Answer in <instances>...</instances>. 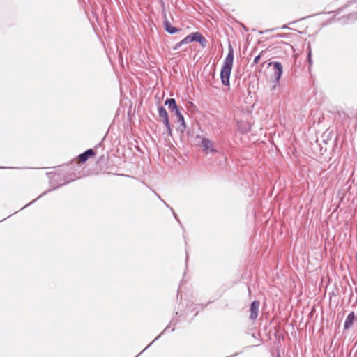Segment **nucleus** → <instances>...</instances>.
Wrapping results in <instances>:
<instances>
[{
    "mask_svg": "<svg viewBox=\"0 0 357 357\" xmlns=\"http://www.w3.org/2000/svg\"><path fill=\"white\" fill-rule=\"evenodd\" d=\"M234 50L231 45L229 46L228 54L225 59L220 71L221 82L224 86H229V78L233 66Z\"/></svg>",
    "mask_w": 357,
    "mask_h": 357,
    "instance_id": "nucleus-1",
    "label": "nucleus"
},
{
    "mask_svg": "<svg viewBox=\"0 0 357 357\" xmlns=\"http://www.w3.org/2000/svg\"><path fill=\"white\" fill-rule=\"evenodd\" d=\"M163 28L169 34H174L181 31V29L172 26L168 21L166 15H164Z\"/></svg>",
    "mask_w": 357,
    "mask_h": 357,
    "instance_id": "nucleus-5",
    "label": "nucleus"
},
{
    "mask_svg": "<svg viewBox=\"0 0 357 357\" xmlns=\"http://www.w3.org/2000/svg\"><path fill=\"white\" fill-rule=\"evenodd\" d=\"M47 192H44L42 195H40V196H38L36 199H33L32 202H29V204H27L25 206H24L22 209L30 206L32 203H33L34 202H36L37 199H38L39 198H40L43 195H44L45 194H46Z\"/></svg>",
    "mask_w": 357,
    "mask_h": 357,
    "instance_id": "nucleus-18",
    "label": "nucleus"
},
{
    "mask_svg": "<svg viewBox=\"0 0 357 357\" xmlns=\"http://www.w3.org/2000/svg\"><path fill=\"white\" fill-rule=\"evenodd\" d=\"M275 88H276V85L275 84V85H273V90H275Z\"/></svg>",
    "mask_w": 357,
    "mask_h": 357,
    "instance_id": "nucleus-29",
    "label": "nucleus"
},
{
    "mask_svg": "<svg viewBox=\"0 0 357 357\" xmlns=\"http://www.w3.org/2000/svg\"><path fill=\"white\" fill-rule=\"evenodd\" d=\"M152 191H153V193L157 196V197H158V199H160L161 200V202H162L165 205V206H166V207H167V208H169L171 210V211H172V214H173V215H174V218H175V219H176V220H177V221L181 224L180 220H179V219H178V215H176V213L174 212V211L173 210V208H171V207L169 206V204H167L166 203V202H165V200H163V199L160 197V195H159L157 192H155L153 190H152Z\"/></svg>",
    "mask_w": 357,
    "mask_h": 357,
    "instance_id": "nucleus-14",
    "label": "nucleus"
},
{
    "mask_svg": "<svg viewBox=\"0 0 357 357\" xmlns=\"http://www.w3.org/2000/svg\"><path fill=\"white\" fill-rule=\"evenodd\" d=\"M302 34L305 33V31H298L295 28L291 27V43L294 41V38H296L298 39V40L302 43V46H303L304 41L303 40L298 36V35L296 33Z\"/></svg>",
    "mask_w": 357,
    "mask_h": 357,
    "instance_id": "nucleus-12",
    "label": "nucleus"
},
{
    "mask_svg": "<svg viewBox=\"0 0 357 357\" xmlns=\"http://www.w3.org/2000/svg\"><path fill=\"white\" fill-rule=\"evenodd\" d=\"M202 146L206 153H213L215 151L213 149V142L207 139V138H203L202 140Z\"/></svg>",
    "mask_w": 357,
    "mask_h": 357,
    "instance_id": "nucleus-7",
    "label": "nucleus"
},
{
    "mask_svg": "<svg viewBox=\"0 0 357 357\" xmlns=\"http://www.w3.org/2000/svg\"><path fill=\"white\" fill-rule=\"evenodd\" d=\"M195 41V32L189 34L185 38H184L183 40H181V43L183 45H186L188 43H190L192 42Z\"/></svg>",
    "mask_w": 357,
    "mask_h": 357,
    "instance_id": "nucleus-15",
    "label": "nucleus"
},
{
    "mask_svg": "<svg viewBox=\"0 0 357 357\" xmlns=\"http://www.w3.org/2000/svg\"><path fill=\"white\" fill-rule=\"evenodd\" d=\"M94 155V151L92 149H89L79 155V160L81 162L84 163L89 159V157Z\"/></svg>",
    "mask_w": 357,
    "mask_h": 357,
    "instance_id": "nucleus-9",
    "label": "nucleus"
},
{
    "mask_svg": "<svg viewBox=\"0 0 357 357\" xmlns=\"http://www.w3.org/2000/svg\"><path fill=\"white\" fill-rule=\"evenodd\" d=\"M278 357H281V356L280 355H278Z\"/></svg>",
    "mask_w": 357,
    "mask_h": 357,
    "instance_id": "nucleus-33",
    "label": "nucleus"
},
{
    "mask_svg": "<svg viewBox=\"0 0 357 357\" xmlns=\"http://www.w3.org/2000/svg\"><path fill=\"white\" fill-rule=\"evenodd\" d=\"M162 122L164 123L165 128L170 126L169 119H166L163 120Z\"/></svg>",
    "mask_w": 357,
    "mask_h": 357,
    "instance_id": "nucleus-23",
    "label": "nucleus"
},
{
    "mask_svg": "<svg viewBox=\"0 0 357 357\" xmlns=\"http://www.w3.org/2000/svg\"><path fill=\"white\" fill-rule=\"evenodd\" d=\"M357 3V0H351L349 1L347 4L342 6L341 8H338L337 10H335V13L337 15L342 13L345 8H347L348 6ZM357 20V12H353L347 14V15L342 16L340 18L337 19V21H339L341 24H347L349 22H354Z\"/></svg>",
    "mask_w": 357,
    "mask_h": 357,
    "instance_id": "nucleus-2",
    "label": "nucleus"
},
{
    "mask_svg": "<svg viewBox=\"0 0 357 357\" xmlns=\"http://www.w3.org/2000/svg\"><path fill=\"white\" fill-rule=\"evenodd\" d=\"M260 58H261V55L260 54H259L257 56H255V59H254V61H253V64H257L259 62Z\"/></svg>",
    "mask_w": 357,
    "mask_h": 357,
    "instance_id": "nucleus-22",
    "label": "nucleus"
},
{
    "mask_svg": "<svg viewBox=\"0 0 357 357\" xmlns=\"http://www.w3.org/2000/svg\"><path fill=\"white\" fill-rule=\"evenodd\" d=\"M259 302L257 301H254L251 303L250 308V319L252 321H255L258 316V312H259Z\"/></svg>",
    "mask_w": 357,
    "mask_h": 357,
    "instance_id": "nucleus-4",
    "label": "nucleus"
},
{
    "mask_svg": "<svg viewBox=\"0 0 357 357\" xmlns=\"http://www.w3.org/2000/svg\"><path fill=\"white\" fill-rule=\"evenodd\" d=\"M160 335L159 336H158L157 337H155V339L153 341H152V342H151V343H150V344H149V345H148V346H147V347L144 349V351L145 349H146L149 347H150V346H151V345L154 342V341H155L156 340H158V339L160 337Z\"/></svg>",
    "mask_w": 357,
    "mask_h": 357,
    "instance_id": "nucleus-24",
    "label": "nucleus"
},
{
    "mask_svg": "<svg viewBox=\"0 0 357 357\" xmlns=\"http://www.w3.org/2000/svg\"><path fill=\"white\" fill-rule=\"evenodd\" d=\"M291 53H292L291 56L295 58V65H296V61H297V58H298L299 54L296 52V50L294 49V47L292 45L291 46Z\"/></svg>",
    "mask_w": 357,
    "mask_h": 357,
    "instance_id": "nucleus-17",
    "label": "nucleus"
},
{
    "mask_svg": "<svg viewBox=\"0 0 357 357\" xmlns=\"http://www.w3.org/2000/svg\"><path fill=\"white\" fill-rule=\"evenodd\" d=\"M303 18H301V19H299V20H294V21H291V24H296L297 22L300 21V20H302Z\"/></svg>",
    "mask_w": 357,
    "mask_h": 357,
    "instance_id": "nucleus-26",
    "label": "nucleus"
},
{
    "mask_svg": "<svg viewBox=\"0 0 357 357\" xmlns=\"http://www.w3.org/2000/svg\"><path fill=\"white\" fill-rule=\"evenodd\" d=\"M294 151H295V149L292 148L291 147V162H294V160L297 158V155L296 154L294 153Z\"/></svg>",
    "mask_w": 357,
    "mask_h": 357,
    "instance_id": "nucleus-19",
    "label": "nucleus"
},
{
    "mask_svg": "<svg viewBox=\"0 0 357 357\" xmlns=\"http://www.w3.org/2000/svg\"><path fill=\"white\" fill-rule=\"evenodd\" d=\"M352 296H353V292H352V291H351V293L349 294V297L351 298Z\"/></svg>",
    "mask_w": 357,
    "mask_h": 357,
    "instance_id": "nucleus-28",
    "label": "nucleus"
},
{
    "mask_svg": "<svg viewBox=\"0 0 357 357\" xmlns=\"http://www.w3.org/2000/svg\"><path fill=\"white\" fill-rule=\"evenodd\" d=\"M291 70H293V67L292 66L291 67Z\"/></svg>",
    "mask_w": 357,
    "mask_h": 357,
    "instance_id": "nucleus-32",
    "label": "nucleus"
},
{
    "mask_svg": "<svg viewBox=\"0 0 357 357\" xmlns=\"http://www.w3.org/2000/svg\"><path fill=\"white\" fill-rule=\"evenodd\" d=\"M227 357H231V356H227Z\"/></svg>",
    "mask_w": 357,
    "mask_h": 357,
    "instance_id": "nucleus-34",
    "label": "nucleus"
},
{
    "mask_svg": "<svg viewBox=\"0 0 357 357\" xmlns=\"http://www.w3.org/2000/svg\"><path fill=\"white\" fill-rule=\"evenodd\" d=\"M268 66L273 67V82L276 84L279 82L283 72L282 65L279 61H272L268 63Z\"/></svg>",
    "mask_w": 357,
    "mask_h": 357,
    "instance_id": "nucleus-3",
    "label": "nucleus"
},
{
    "mask_svg": "<svg viewBox=\"0 0 357 357\" xmlns=\"http://www.w3.org/2000/svg\"><path fill=\"white\" fill-rule=\"evenodd\" d=\"M181 41H180V42H178V43H177L174 45V47H173V50H178V49H179V48L183 45V44H181Z\"/></svg>",
    "mask_w": 357,
    "mask_h": 357,
    "instance_id": "nucleus-20",
    "label": "nucleus"
},
{
    "mask_svg": "<svg viewBox=\"0 0 357 357\" xmlns=\"http://www.w3.org/2000/svg\"><path fill=\"white\" fill-rule=\"evenodd\" d=\"M165 105L168 106V109L171 112H173L174 110H176V107H178L174 98H167L165 102Z\"/></svg>",
    "mask_w": 357,
    "mask_h": 357,
    "instance_id": "nucleus-11",
    "label": "nucleus"
},
{
    "mask_svg": "<svg viewBox=\"0 0 357 357\" xmlns=\"http://www.w3.org/2000/svg\"><path fill=\"white\" fill-rule=\"evenodd\" d=\"M330 294H332V295H334V296L335 295V293H334L333 291V292H331Z\"/></svg>",
    "mask_w": 357,
    "mask_h": 357,
    "instance_id": "nucleus-31",
    "label": "nucleus"
},
{
    "mask_svg": "<svg viewBox=\"0 0 357 357\" xmlns=\"http://www.w3.org/2000/svg\"><path fill=\"white\" fill-rule=\"evenodd\" d=\"M165 128L167 130L168 135L172 137V130L171 126H167Z\"/></svg>",
    "mask_w": 357,
    "mask_h": 357,
    "instance_id": "nucleus-21",
    "label": "nucleus"
},
{
    "mask_svg": "<svg viewBox=\"0 0 357 357\" xmlns=\"http://www.w3.org/2000/svg\"><path fill=\"white\" fill-rule=\"evenodd\" d=\"M308 52L307 54V56L305 57V61L309 64V66L312 65V51L310 45H308L307 47Z\"/></svg>",
    "mask_w": 357,
    "mask_h": 357,
    "instance_id": "nucleus-16",
    "label": "nucleus"
},
{
    "mask_svg": "<svg viewBox=\"0 0 357 357\" xmlns=\"http://www.w3.org/2000/svg\"><path fill=\"white\" fill-rule=\"evenodd\" d=\"M158 116H159L160 120L161 121H162L163 120H165L166 119H169L167 112L166 111L165 107H163L162 106H160L158 107Z\"/></svg>",
    "mask_w": 357,
    "mask_h": 357,
    "instance_id": "nucleus-13",
    "label": "nucleus"
},
{
    "mask_svg": "<svg viewBox=\"0 0 357 357\" xmlns=\"http://www.w3.org/2000/svg\"><path fill=\"white\" fill-rule=\"evenodd\" d=\"M188 259V255H186V261Z\"/></svg>",
    "mask_w": 357,
    "mask_h": 357,
    "instance_id": "nucleus-30",
    "label": "nucleus"
},
{
    "mask_svg": "<svg viewBox=\"0 0 357 357\" xmlns=\"http://www.w3.org/2000/svg\"><path fill=\"white\" fill-rule=\"evenodd\" d=\"M356 319L355 313L354 311L350 312L344 321V330H349L354 324V320Z\"/></svg>",
    "mask_w": 357,
    "mask_h": 357,
    "instance_id": "nucleus-6",
    "label": "nucleus"
},
{
    "mask_svg": "<svg viewBox=\"0 0 357 357\" xmlns=\"http://www.w3.org/2000/svg\"><path fill=\"white\" fill-rule=\"evenodd\" d=\"M195 41L198 42L202 47H206L208 44L206 39L199 32H195Z\"/></svg>",
    "mask_w": 357,
    "mask_h": 357,
    "instance_id": "nucleus-10",
    "label": "nucleus"
},
{
    "mask_svg": "<svg viewBox=\"0 0 357 357\" xmlns=\"http://www.w3.org/2000/svg\"><path fill=\"white\" fill-rule=\"evenodd\" d=\"M169 326H167L166 328L164 330V331H167L169 328Z\"/></svg>",
    "mask_w": 357,
    "mask_h": 357,
    "instance_id": "nucleus-27",
    "label": "nucleus"
},
{
    "mask_svg": "<svg viewBox=\"0 0 357 357\" xmlns=\"http://www.w3.org/2000/svg\"><path fill=\"white\" fill-rule=\"evenodd\" d=\"M177 117V122L179 123V126L177 128V131L183 133L185 130L186 129V125L185 122L184 117L183 114L181 113H178L176 116Z\"/></svg>",
    "mask_w": 357,
    "mask_h": 357,
    "instance_id": "nucleus-8",
    "label": "nucleus"
},
{
    "mask_svg": "<svg viewBox=\"0 0 357 357\" xmlns=\"http://www.w3.org/2000/svg\"><path fill=\"white\" fill-rule=\"evenodd\" d=\"M175 114V116H176V114H178V113H181V111L180 109H178V107H176V110H174L173 112Z\"/></svg>",
    "mask_w": 357,
    "mask_h": 357,
    "instance_id": "nucleus-25",
    "label": "nucleus"
}]
</instances>
